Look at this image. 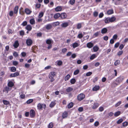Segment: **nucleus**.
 Instances as JSON below:
<instances>
[{
    "label": "nucleus",
    "mask_w": 128,
    "mask_h": 128,
    "mask_svg": "<svg viewBox=\"0 0 128 128\" xmlns=\"http://www.w3.org/2000/svg\"><path fill=\"white\" fill-rule=\"evenodd\" d=\"M56 102L55 101H54L52 102L50 104L49 106L50 108L53 107L56 104Z\"/></svg>",
    "instance_id": "obj_16"
},
{
    "label": "nucleus",
    "mask_w": 128,
    "mask_h": 128,
    "mask_svg": "<svg viewBox=\"0 0 128 128\" xmlns=\"http://www.w3.org/2000/svg\"><path fill=\"white\" fill-rule=\"evenodd\" d=\"M14 85V84L12 82L10 81L9 82H8V86H9L10 88H11Z\"/></svg>",
    "instance_id": "obj_23"
},
{
    "label": "nucleus",
    "mask_w": 128,
    "mask_h": 128,
    "mask_svg": "<svg viewBox=\"0 0 128 128\" xmlns=\"http://www.w3.org/2000/svg\"><path fill=\"white\" fill-rule=\"evenodd\" d=\"M24 32L23 30H22L20 31V36H22L24 35Z\"/></svg>",
    "instance_id": "obj_51"
},
{
    "label": "nucleus",
    "mask_w": 128,
    "mask_h": 128,
    "mask_svg": "<svg viewBox=\"0 0 128 128\" xmlns=\"http://www.w3.org/2000/svg\"><path fill=\"white\" fill-rule=\"evenodd\" d=\"M74 105V104L73 102H71L68 104V108H70L72 107Z\"/></svg>",
    "instance_id": "obj_30"
},
{
    "label": "nucleus",
    "mask_w": 128,
    "mask_h": 128,
    "mask_svg": "<svg viewBox=\"0 0 128 128\" xmlns=\"http://www.w3.org/2000/svg\"><path fill=\"white\" fill-rule=\"evenodd\" d=\"M99 105L97 103H94L92 106V108L93 109H95L97 108L98 106Z\"/></svg>",
    "instance_id": "obj_19"
},
{
    "label": "nucleus",
    "mask_w": 128,
    "mask_h": 128,
    "mask_svg": "<svg viewBox=\"0 0 128 128\" xmlns=\"http://www.w3.org/2000/svg\"><path fill=\"white\" fill-rule=\"evenodd\" d=\"M119 42H117L115 44L114 47L116 48H118V47L119 45Z\"/></svg>",
    "instance_id": "obj_63"
},
{
    "label": "nucleus",
    "mask_w": 128,
    "mask_h": 128,
    "mask_svg": "<svg viewBox=\"0 0 128 128\" xmlns=\"http://www.w3.org/2000/svg\"><path fill=\"white\" fill-rule=\"evenodd\" d=\"M13 56L15 57H17L18 56V54L16 52H14L13 54Z\"/></svg>",
    "instance_id": "obj_55"
},
{
    "label": "nucleus",
    "mask_w": 128,
    "mask_h": 128,
    "mask_svg": "<svg viewBox=\"0 0 128 128\" xmlns=\"http://www.w3.org/2000/svg\"><path fill=\"white\" fill-rule=\"evenodd\" d=\"M30 116L31 118H33L35 116V112L33 110H31L30 111Z\"/></svg>",
    "instance_id": "obj_10"
},
{
    "label": "nucleus",
    "mask_w": 128,
    "mask_h": 128,
    "mask_svg": "<svg viewBox=\"0 0 128 128\" xmlns=\"http://www.w3.org/2000/svg\"><path fill=\"white\" fill-rule=\"evenodd\" d=\"M84 98V95L83 94H79L77 96L78 99L79 101H81Z\"/></svg>",
    "instance_id": "obj_4"
},
{
    "label": "nucleus",
    "mask_w": 128,
    "mask_h": 128,
    "mask_svg": "<svg viewBox=\"0 0 128 128\" xmlns=\"http://www.w3.org/2000/svg\"><path fill=\"white\" fill-rule=\"evenodd\" d=\"M46 29L47 30L51 29L52 28V26L51 24H48L46 26Z\"/></svg>",
    "instance_id": "obj_15"
},
{
    "label": "nucleus",
    "mask_w": 128,
    "mask_h": 128,
    "mask_svg": "<svg viewBox=\"0 0 128 128\" xmlns=\"http://www.w3.org/2000/svg\"><path fill=\"white\" fill-rule=\"evenodd\" d=\"M121 103L122 102L121 101H119L115 104V106L116 107H118V106H119Z\"/></svg>",
    "instance_id": "obj_46"
},
{
    "label": "nucleus",
    "mask_w": 128,
    "mask_h": 128,
    "mask_svg": "<svg viewBox=\"0 0 128 128\" xmlns=\"http://www.w3.org/2000/svg\"><path fill=\"white\" fill-rule=\"evenodd\" d=\"M62 63V62L61 61L59 60L58 61L57 64L58 66L61 65Z\"/></svg>",
    "instance_id": "obj_53"
},
{
    "label": "nucleus",
    "mask_w": 128,
    "mask_h": 128,
    "mask_svg": "<svg viewBox=\"0 0 128 128\" xmlns=\"http://www.w3.org/2000/svg\"><path fill=\"white\" fill-rule=\"evenodd\" d=\"M60 16V14L59 13H57L54 15V18L56 19L58 18Z\"/></svg>",
    "instance_id": "obj_27"
},
{
    "label": "nucleus",
    "mask_w": 128,
    "mask_h": 128,
    "mask_svg": "<svg viewBox=\"0 0 128 128\" xmlns=\"http://www.w3.org/2000/svg\"><path fill=\"white\" fill-rule=\"evenodd\" d=\"M94 46L93 44L91 42H89L87 44V46L89 48L92 47Z\"/></svg>",
    "instance_id": "obj_13"
},
{
    "label": "nucleus",
    "mask_w": 128,
    "mask_h": 128,
    "mask_svg": "<svg viewBox=\"0 0 128 128\" xmlns=\"http://www.w3.org/2000/svg\"><path fill=\"white\" fill-rule=\"evenodd\" d=\"M11 88L9 86H6L5 88L3 90V91H6V93H8L9 91L11 90Z\"/></svg>",
    "instance_id": "obj_11"
},
{
    "label": "nucleus",
    "mask_w": 128,
    "mask_h": 128,
    "mask_svg": "<svg viewBox=\"0 0 128 128\" xmlns=\"http://www.w3.org/2000/svg\"><path fill=\"white\" fill-rule=\"evenodd\" d=\"M38 108L39 110H42V108H46V105L44 104L38 103L37 105Z\"/></svg>",
    "instance_id": "obj_3"
},
{
    "label": "nucleus",
    "mask_w": 128,
    "mask_h": 128,
    "mask_svg": "<svg viewBox=\"0 0 128 128\" xmlns=\"http://www.w3.org/2000/svg\"><path fill=\"white\" fill-rule=\"evenodd\" d=\"M68 116V113L66 112H64L63 114L62 117L63 118H66Z\"/></svg>",
    "instance_id": "obj_29"
},
{
    "label": "nucleus",
    "mask_w": 128,
    "mask_h": 128,
    "mask_svg": "<svg viewBox=\"0 0 128 128\" xmlns=\"http://www.w3.org/2000/svg\"><path fill=\"white\" fill-rule=\"evenodd\" d=\"M25 12L27 14H30L32 12V11L28 8H26L25 10Z\"/></svg>",
    "instance_id": "obj_12"
},
{
    "label": "nucleus",
    "mask_w": 128,
    "mask_h": 128,
    "mask_svg": "<svg viewBox=\"0 0 128 128\" xmlns=\"http://www.w3.org/2000/svg\"><path fill=\"white\" fill-rule=\"evenodd\" d=\"M16 70V68L14 67H12L11 68V70L12 72H15Z\"/></svg>",
    "instance_id": "obj_41"
},
{
    "label": "nucleus",
    "mask_w": 128,
    "mask_h": 128,
    "mask_svg": "<svg viewBox=\"0 0 128 128\" xmlns=\"http://www.w3.org/2000/svg\"><path fill=\"white\" fill-rule=\"evenodd\" d=\"M26 43L28 46H30L32 44V42L31 39H28L26 40Z\"/></svg>",
    "instance_id": "obj_7"
},
{
    "label": "nucleus",
    "mask_w": 128,
    "mask_h": 128,
    "mask_svg": "<svg viewBox=\"0 0 128 128\" xmlns=\"http://www.w3.org/2000/svg\"><path fill=\"white\" fill-rule=\"evenodd\" d=\"M33 101L32 99H30L28 100L26 102L27 104H29L32 102Z\"/></svg>",
    "instance_id": "obj_39"
},
{
    "label": "nucleus",
    "mask_w": 128,
    "mask_h": 128,
    "mask_svg": "<svg viewBox=\"0 0 128 128\" xmlns=\"http://www.w3.org/2000/svg\"><path fill=\"white\" fill-rule=\"evenodd\" d=\"M123 53L122 51H120L118 53V56H120Z\"/></svg>",
    "instance_id": "obj_56"
},
{
    "label": "nucleus",
    "mask_w": 128,
    "mask_h": 128,
    "mask_svg": "<svg viewBox=\"0 0 128 128\" xmlns=\"http://www.w3.org/2000/svg\"><path fill=\"white\" fill-rule=\"evenodd\" d=\"M30 66V64H25V67L26 68H29Z\"/></svg>",
    "instance_id": "obj_64"
},
{
    "label": "nucleus",
    "mask_w": 128,
    "mask_h": 128,
    "mask_svg": "<svg viewBox=\"0 0 128 128\" xmlns=\"http://www.w3.org/2000/svg\"><path fill=\"white\" fill-rule=\"evenodd\" d=\"M56 76V72H51L49 74V77L50 80V82H52L54 80V77Z\"/></svg>",
    "instance_id": "obj_2"
},
{
    "label": "nucleus",
    "mask_w": 128,
    "mask_h": 128,
    "mask_svg": "<svg viewBox=\"0 0 128 128\" xmlns=\"http://www.w3.org/2000/svg\"><path fill=\"white\" fill-rule=\"evenodd\" d=\"M52 42V40L49 39L47 40L46 41V43L48 44H51Z\"/></svg>",
    "instance_id": "obj_40"
},
{
    "label": "nucleus",
    "mask_w": 128,
    "mask_h": 128,
    "mask_svg": "<svg viewBox=\"0 0 128 128\" xmlns=\"http://www.w3.org/2000/svg\"><path fill=\"white\" fill-rule=\"evenodd\" d=\"M70 4L72 5L75 2L74 0H70Z\"/></svg>",
    "instance_id": "obj_57"
},
{
    "label": "nucleus",
    "mask_w": 128,
    "mask_h": 128,
    "mask_svg": "<svg viewBox=\"0 0 128 128\" xmlns=\"http://www.w3.org/2000/svg\"><path fill=\"white\" fill-rule=\"evenodd\" d=\"M69 25L68 22H63L61 24V26L62 28H66Z\"/></svg>",
    "instance_id": "obj_6"
},
{
    "label": "nucleus",
    "mask_w": 128,
    "mask_h": 128,
    "mask_svg": "<svg viewBox=\"0 0 128 128\" xmlns=\"http://www.w3.org/2000/svg\"><path fill=\"white\" fill-rule=\"evenodd\" d=\"M79 72L80 70H76L74 72V74L75 75H77L79 73Z\"/></svg>",
    "instance_id": "obj_42"
},
{
    "label": "nucleus",
    "mask_w": 128,
    "mask_h": 128,
    "mask_svg": "<svg viewBox=\"0 0 128 128\" xmlns=\"http://www.w3.org/2000/svg\"><path fill=\"white\" fill-rule=\"evenodd\" d=\"M98 12L96 11H95L94 12V16L95 17H97L98 15Z\"/></svg>",
    "instance_id": "obj_47"
},
{
    "label": "nucleus",
    "mask_w": 128,
    "mask_h": 128,
    "mask_svg": "<svg viewBox=\"0 0 128 128\" xmlns=\"http://www.w3.org/2000/svg\"><path fill=\"white\" fill-rule=\"evenodd\" d=\"M32 28L30 24L27 25L26 28V29L29 31H30Z\"/></svg>",
    "instance_id": "obj_17"
},
{
    "label": "nucleus",
    "mask_w": 128,
    "mask_h": 128,
    "mask_svg": "<svg viewBox=\"0 0 128 128\" xmlns=\"http://www.w3.org/2000/svg\"><path fill=\"white\" fill-rule=\"evenodd\" d=\"M96 57V55L95 54H93L91 56L90 59V60H92Z\"/></svg>",
    "instance_id": "obj_35"
},
{
    "label": "nucleus",
    "mask_w": 128,
    "mask_h": 128,
    "mask_svg": "<svg viewBox=\"0 0 128 128\" xmlns=\"http://www.w3.org/2000/svg\"><path fill=\"white\" fill-rule=\"evenodd\" d=\"M44 15V13L43 12H41L39 13L38 17L39 18H40L42 17Z\"/></svg>",
    "instance_id": "obj_52"
},
{
    "label": "nucleus",
    "mask_w": 128,
    "mask_h": 128,
    "mask_svg": "<svg viewBox=\"0 0 128 128\" xmlns=\"http://www.w3.org/2000/svg\"><path fill=\"white\" fill-rule=\"evenodd\" d=\"M99 49L98 47L97 46H94L93 48V51L95 52H97L98 50Z\"/></svg>",
    "instance_id": "obj_22"
},
{
    "label": "nucleus",
    "mask_w": 128,
    "mask_h": 128,
    "mask_svg": "<svg viewBox=\"0 0 128 128\" xmlns=\"http://www.w3.org/2000/svg\"><path fill=\"white\" fill-rule=\"evenodd\" d=\"M100 33V31L97 32L95 33L94 34V36L95 37L98 36Z\"/></svg>",
    "instance_id": "obj_37"
},
{
    "label": "nucleus",
    "mask_w": 128,
    "mask_h": 128,
    "mask_svg": "<svg viewBox=\"0 0 128 128\" xmlns=\"http://www.w3.org/2000/svg\"><path fill=\"white\" fill-rule=\"evenodd\" d=\"M67 49L66 48H64L62 50V52L64 53L67 51Z\"/></svg>",
    "instance_id": "obj_59"
},
{
    "label": "nucleus",
    "mask_w": 128,
    "mask_h": 128,
    "mask_svg": "<svg viewBox=\"0 0 128 128\" xmlns=\"http://www.w3.org/2000/svg\"><path fill=\"white\" fill-rule=\"evenodd\" d=\"M19 44L18 41V40H16L14 42L13 45V46L14 48H17L19 46Z\"/></svg>",
    "instance_id": "obj_14"
},
{
    "label": "nucleus",
    "mask_w": 128,
    "mask_h": 128,
    "mask_svg": "<svg viewBox=\"0 0 128 128\" xmlns=\"http://www.w3.org/2000/svg\"><path fill=\"white\" fill-rule=\"evenodd\" d=\"M92 74V72H88L86 74V76H90Z\"/></svg>",
    "instance_id": "obj_60"
},
{
    "label": "nucleus",
    "mask_w": 128,
    "mask_h": 128,
    "mask_svg": "<svg viewBox=\"0 0 128 128\" xmlns=\"http://www.w3.org/2000/svg\"><path fill=\"white\" fill-rule=\"evenodd\" d=\"M83 110V108L82 107H79L78 109V110L80 112H82Z\"/></svg>",
    "instance_id": "obj_54"
},
{
    "label": "nucleus",
    "mask_w": 128,
    "mask_h": 128,
    "mask_svg": "<svg viewBox=\"0 0 128 128\" xmlns=\"http://www.w3.org/2000/svg\"><path fill=\"white\" fill-rule=\"evenodd\" d=\"M79 46V44L77 42H75L72 44V46L74 48L78 46Z\"/></svg>",
    "instance_id": "obj_25"
},
{
    "label": "nucleus",
    "mask_w": 128,
    "mask_h": 128,
    "mask_svg": "<svg viewBox=\"0 0 128 128\" xmlns=\"http://www.w3.org/2000/svg\"><path fill=\"white\" fill-rule=\"evenodd\" d=\"M70 76L69 74H67L65 77L64 80L65 81H67L70 79Z\"/></svg>",
    "instance_id": "obj_32"
},
{
    "label": "nucleus",
    "mask_w": 128,
    "mask_h": 128,
    "mask_svg": "<svg viewBox=\"0 0 128 128\" xmlns=\"http://www.w3.org/2000/svg\"><path fill=\"white\" fill-rule=\"evenodd\" d=\"M67 16V15L65 13H62L60 14V17L62 19H64L66 18Z\"/></svg>",
    "instance_id": "obj_9"
},
{
    "label": "nucleus",
    "mask_w": 128,
    "mask_h": 128,
    "mask_svg": "<svg viewBox=\"0 0 128 128\" xmlns=\"http://www.w3.org/2000/svg\"><path fill=\"white\" fill-rule=\"evenodd\" d=\"M114 13V10H113L111 9L108 10L107 12V14L108 15H110L113 14Z\"/></svg>",
    "instance_id": "obj_21"
},
{
    "label": "nucleus",
    "mask_w": 128,
    "mask_h": 128,
    "mask_svg": "<svg viewBox=\"0 0 128 128\" xmlns=\"http://www.w3.org/2000/svg\"><path fill=\"white\" fill-rule=\"evenodd\" d=\"M123 121V119L122 118H120L119 119L117 122V123L118 124H120Z\"/></svg>",
    "instance_id": "obj_49"
},
{
    "label": "nucleus",
    "mask_w": 128,
    "mask_h": 128,
    "mask_svg": "<svg viewBox=\"0 0 128 128\" xmlns=\"http://www.w3.org/2000/svg\"><path fill=\"white\" fill-rule=\"evenodd\" d=\"M124 78L123 76H120L118 77L116 80V81L117 82L118 84H119L121 82Z\"/></svg>",
    "instance_id": "obj_5"
},
{
    "label": "nucleus",
    "mask_w": 128,
    "mask_h": 128,
    "mask_svg": "<svg viewBox=\"0 0 128 128\" xmlns=\"http://www.w3.org/2000/svg\"><path fill=\"white\" fill-rule=\"evenodd\" d=\"M13 64L14 65L16 66L18 64V62L16 61H14L13 62Z\"/></svg>",
    "instance_id": "obj_61"
},
{
    "label": "nucleus",
    "mask_w": 128,
    "mask_h": 128,
    "mask_svg": "<svg viewBox=\"0 0 128 128\" xmlns=\"http://www.w3.org/2000/svg\"><path fill=\"white\" fill-rule=\"evenodd\" d=\"M107 31L108 30L106 28H104L102 30L101 33L102 34H105L107 32Z\"/></svg>",
    "instance_id": "obj_20"
},
{
    "label": "nucleus",
    "mask_w": 128,
    "mask_h": 128,
    "mask_svg": "<svg viewBox=\"0 0 128 128\" xmlns=\"http://www.w3.org/2000/svg\"><path fill=\"white\" fill-rule=\"evenodd\" d=\"M116 18L114 16H112L111 18L107 17L104 20L106 24H108L110 22H112L116 20Z\"/></svg>",
    "instance_id": "obj_1"
},
{
    "label": "nucleus",
    "mask_w": 128,
    "mask_h": 128,
    "mask_svg": "<svg viewBox=\"0 0 128 128\" xmlns=\"http://www.w3.org/2000/svg\"><path fill=\"white\" fill-rule=\"evenodd\" d=\"M100 88V87L98 86H96L94 87L92 89L93 91H97Z\"/></svg>",
    "instance_id": "obj_26"
},
{
    "label": "nucleus",
    "mask_w": 128,
    "mask_h": 128,
    "mask_svg": "<svg viewBox=\"0 0 128 128\" xmlns=\"http://www.w3.org/2000/svg\"><path fill=\"white\" fill-rule=\"evenodd\" d=\"M120 111H118L114 113V115L115 116H117L120 114Z\"/></svg>",
    "instance_id": "obj_38"
},
{
    "label": "nucleus",
    "mask_w": 128,
    "mask_h": 128,
    "mask_svg": "<svg viewBox=\"0 0 128 128\" xmlns=\"http://www.w3.org/2000/svg\"><path fill=\"white\" fill-rule=\"evenodd\" d=\"M73 90V88L71 87H68L66 89V91L68 92L72 91Z\"/></svg>",
    "instance_id": "obj_28"
},
{
    "label": "nucleus",
    "mask_w": 128,
    "mask_h": 128,
    "mask_svg": "<svg viewBox=\"0 0 128 128\" xmlns=\"http://www.w3.org/2000/svg\"><path fill=\"white\" fill-rule=\"evenodd\" d=\"M120 63V61L119 60H116L114 63V65L115 66H117Z\"/></svg>",
    "instance_id": "obj_36"
},
{
    "label": "nucleus",
    "mask_w": 128,
    "mask_h": 128,
    "mask_svg": "<svg viewBox=\"0 0 128 128\" xmlns=\"http://www.w3.org/2000/svg\"><path fill=\"white\" fill-rule=\"evenodd\" d=\"M9 15L10 16H12L14 14V12L13 11H11L9 13Z\"/></svg>",
    "instance_id": "obj_62"
},
{
    "label": "nucleus",
    "mask_w": 128,
    "mask_h": 128,
    "mask_svg": "<svg viewBox=\"0 0 128 128\" xmlns=\"http://www.w3.org/2000/svg\"><path fill=\"white\" fill-rule=\"evenodd\" d=\"M118 84H118V83H117L115 82H114L112 84V87H114Z\"/></svg>",
    "instance_id": "obj_31"
},
{
    "label": "nucleus",
    "mask_w": 128,
    "mask_h": 128,
    "mask_svg": "<svg viewBox=\"0 0 128 128\" xmlns=\"http://www.w3.org/2000/svg\"><path fill=\"white\" fill-rule=\"evenodd\" d=\"M3 104L6 105H8L9 104H10V102H9L5 100H3Z\"/></svg>",
    "instance_id": "obj_34"
},
{
    "label": "nucleus",
    "mask_w": 128,
    "mask_h": 128,
    "mask_svg": "<svg viewBox=\"0 0 128 128\" xmlns=\"http://www.w3.org/2000/svg\"><path fill=\"white\" fill-rule=\"evenodd\" d=\"M27 24V22L26 21H24L21 24V25H22L23 26H24Z\"/></svg>",
    "instance_id": "obj_48"
},
{
    "label": "nucleus",
    "mask_w": 128,
    "mask_h": 128,
    "mask_svg": "<svg viewBox=\"0 0 128 128\" xmlns=\"http://www.w3.org/2000/svg\"><path fill=\"white\" fill-rule=\"evenodd\" d=\"M122 126H126L128 125V123L127 122H123L122 124Z\"/></svg>",
    "instance_id": "obj_50"
},
{
    "label": "nucleus",
    "mask_w": 128,
    "mask_h": 128,
    "mask_svg": "<svg viewBox=\"0 0 128 128\" xmlns=\"http://www.w3.org/2000/svg\"><path fill=\"white\" fill-rule=\"evenodd\" d=\"M82 27V24L81 23L78 24L77 26V28L78 29H79Z\"/></svg>",
    "instance_id": "obj_45"
},
{
    "label": "nucleus",
    "mask_w": 128,
    "mask_h": 128,
    "mask_svg": "<svg viewBox=\"0 0 128 128\" xmlns=\"http://www.w3.org/2000/svg\"><path fill=\"white\" fill-rule=\"evenodd\" d=\"M30 23L31 24L33 25L35 24V20L34 19L32 18L30 20Z\"/></svg>",
    "instance_id": "obj_33"
},
{
    "label": "nucleus",
    "mask_w": 128,
    "mask_h": 128,
    "mask_svg": "<svg viewBox=\"0 0 128 128\" xmlns=\"http://www.w3.org/2000/svg\"><path fill=\"white\" fill-rule=\"evenodd\" d=\"M53 124L52 122L50 123L48 125L49 128H52L53 126Z\"/></svg>",
    "instance_id": "obj_58"
},
{
    "label": "nucleus",
    "mask_w": 128,
    "mask_h": 128,
    "mask_svg": "<svg viewBox=\"0 0 128 128\" xmlns=\"http://www.w3.org/2000/svg\"><path fill=\"white\" fill-rule=\"evenodd\" d=\"M60 24L59 22H54L53 23V25L54 26H58Z\"/></svg>",
    "instance_id": "obj_44"
},
{
    "label": "nucleus",
    "mask_w": 128,
    "mask_h": 128,
    "mask_svg": "<svg viewBox=\"0 0 128 128\" xmlns=\"http://www.w3.org/2000/svg\"><path fill=\"white\" fill-rule=\"evenodd\" d=\"M62 8L60 6H58L56 7L55 9L56 11L57 12L60 11L61 10Z\"/></svg>",
    "instance_id": "obj_24"
},
{
    "label": "nucleus",
    "mask_w": 128,
    "mask_h": 128,
    "mask_svg": "<svg viewBox=\"0 0 128 128\" xmlns=\"http://www.w3.org/2000/svg\"><path fill=\"white\" fill-rule=\"evenodd\" d=\"M18 6H16L14 8V13L15 14H17L18 12Z\"/></svg>",
    "instance_id": "obj_18"
},
{
    "label": "nucleus",
    "mask_w": 128,
    "mask_h": 128,
    "mask_svg": "<svg viewBox=\"0 0 128 128\" xmlns=\"http://www.w3.org/2000/svg\"><path fill=\"white\" fill-rule=\"evenodd\" d=\"M19 75V73L18 72H16L13 74H11L10 75L11 77H14L16 76H18Z\"/></svg>",
    "instance_id": "obj_8"
},
{
    "label": "nucleus",
    "mask_w": 128,
    "mask_h": 128,
    "mask_svg": "<svg viewBox=\"0 0 128 128\" xmlns=\"http://www.w3.org/2000/svg\"><path fill=\"white\" fill-rule=\"evenodd\" d=\"M76 80L74 78H72L70 80V82L71 84H74L76 82Z\"/></svg>",
    "instance_id": "obj_43"
}]
</instances>
